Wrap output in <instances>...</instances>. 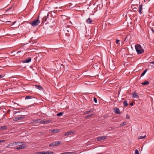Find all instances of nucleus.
Masks as SVG:
<instances>
[{
    "instance_id": "c03bdc74",
    "label": "nucleus",
    "mask_w": 154,
    "mask_h": 154,
    "mask_svg": "<svg viewBox=\"0 0 154 154\" xmlns=\"http://www.w3.org/2000/svg\"><path fill=\"white\" fill-rule=\"evenodd\" d=\"M20 51H18L17 52V54H18L19 53H20Z\"/></svg>"
},
{
    "instance_id": "2f4dec72",
    "label": "nucleus",
    "mask_w": 154,
    "mask_h": 154,
    "mask_svg": "<svg viewBox=\"0 0 154 154\" xmlns=\"http://www.w3.org/2000/svg\"><path fill=\"white\" fill-rule=\"evenodd\" d=\"M73 152H68L63 153V154H72Z\"/></svg>"
},
{
    "instance_id": "6ab92c4d",
    "label": "nucleus",
    "mask_w": 154,
    "mask_h": 154,
    "mask_svg": "<svg viewBox=\"0 0 154 154\" xmlns=\"http://www.w3.org/2000/svg\"><path fill=\"white\" fill-rule=\"evenodd\" d=\"M73 133L72 131H70L67 132L65 134V136L69 135L71 134H73Z\"/></svg>"
},
{
    "instance_id": "09e8293b",
    "label": "nucleus",
    "mask_w": 154,
    "mask_h": 154,
    "mask_svg": "<svg viewBox=\"0 0 154 154\" xmlns=\"http://www.w3.org/2000/svg\"><path fill=\"white\" fill-rule=\"evenodd\" d=\"M20 112V111H18V112Z\"/></svg>"
},
{
    "instance_id": "0eeeda50",
    "label": "nucleus",
    "mask_w": 154,
    "mask_h": 154,
    "mask_svg": "<svg viewBox=\"0 0 154 154\" xmlns=\"http://www.w3.org/2000/svg\"><path fill=\"white\" fill-rule=\"evenodd\" d=\"M120 110L117 108H115L114 109V112L115 113L117 114L120 113Z\"/></svg>"
},
{
    "instance_id": "3c124183",
    "label": "nucleus",
    "mask_w": 154,
    "mask_h": 154,
    "mask_svg": "<svg viewBox=\"0 0 154 154\" xmlns=\"http://www.w3.org/2000/svg\"><path fill=\"white\" fill-rule=\"evenodd\" d=\"M55 8H57V7H55Z\"/></svg>"
},
{
    "instance_id": "bb28decb",
    "label": "nucleus",
    "mask_w": 154,
    "mask_h": 154,
    "mask_svg": "<svg viewBox=\"0 0 154 154\" xmlns=\"http://www.w3.org/2000/svg\"><path fill=\"white\" fill-rule=\"evenodd\" d=\"M93 115L91 114V115H88L86 116V117H85V118L86 119H88L89 118V117H91V116H93Z\"/></svg>"
},
{
    "instance_id": "2eb2a0df",
    "label": "nucleus",
    "mask_w": 154,
    "mask_h": 154,
    "mask_svg": "<svg viewBox=\"0 0 154 154\" xmlns=\"http://www.w3.org/2000/svg\"><path fill=\"white\" fill-rule=\"evenodd\" d=\"M132 95L133 97L134 98H137L138 97L137 94L135 92H134L133 93Z\"/></svg>"
},
{
    "instance_id": "412c9836",
    "label": "nucleus",
    "mask_w": 154,
    "mask_h": 154,
    "mask_svg": "<svg viewBox=\"0 0 154 154\" xmlns=\"http://www.w3.org/2000/svg\"><path fill=\"white\" fill-rule=\"evenodd\" d=\"M147 69H146L143 72H142V73L141 74V76H142L143 75H144L145 73L146 72V71H147Z\"/></svg>"
},
{
    "instance_id": "cd10ccee",
    "label": "nucleus",
    "mask_w": 154,
    "mask_h": 154,
    "mask_svg": "<svg viewBox=\"0 0 154 154\" xmlns=\"http://www.w3.org/2000/svg\"><path fill=\"white\" fill-rule=\"evenodd\" d=\"M32 97L31 96H26V97H25V99H31Z\"/></svg>"
},
{
    "instance_id": "a18cd8bd",
    "label": "nucleus",
    "mask_w": 154,
    "mask_h": 154,
    "mask_svg": "<svg viewBox=\"0 0 154 154\" xmlns=\"http://www.w3.org/2000/svg\"><path fill=\"white\" fill-rule=\"evenodd\" d=\"M151 30L152 31V32H153L154 33V30L152 29H151Z\"/></svg>"
},
{
    "instance_id": "6e6552de",
    "label": "nucleus",
    "mask_w": 154,
    "mask_h": 154,
    "mask_svg": "<svg viewBox=\"0 0 154 154\" xmlns=\"http://www.w3.org/2000/svg\"><path fill=\"white\" fill-rule=\"evenodd\" d=\"M51 132L53 134L58 133L59 132V130L57 129L51 130Z\"/></svg>"
},
{
    "instance_id": "e433bc0d",
    "label": "nucleus",
    "mask_w": 154,
    "mask_h": 154,
    "mask_svg": "<svg viewBox=\"0 0 154 154\" xmlns=\"http://www.w3.org/2000/svg\"><path fill=\"white\" fill-rule=\"evenodd\" d=\"M50 153H49V151L45 152V154H50Z\"/></svg>"
},
{
    "instance_id": "423d86ee",
    "label": "nucleus",
    "mask_w": 154,
    "mask_h": 154,
    "mask_svg": "<svg viewBox=\"0 0 154 154\" xmlns=\"http://www.w3.org/2000/svg\"><path fill=\"white\" fill-rule=\"evenodd\" d=\"M143 6V5L142 4H140L139 5V9L138 10V12L139 13L141 14L142 12V7Z\"/></svg>"
},
{
    "instance_id": "c9c22d12",
    "label": "nucleus",
    "mask_w": 154,
    "mask_h": 154,
    "mask_svg": "<svg viewBox=\"0 0 154 154\" xmlns=\"http://www.w3.org/2000/svg\"><path fill=\"white\" fill-rule=\"evenodd\" d=\"M133 10H134V11H136L137 10V8H133Z\"/></svg>"
},
{
    "instance_id": "473e14b6",
    "label": "nucleus",
    "mask_w": 154,
    "mask_h": 154,
    "mask_svg": "<svg viewBox=\"0 0 154 154\" xmlns=\"http://www.w3.org/2000/svg\"><path fill=\"white\" fill-rule=\"evenodd\" d=\"M134 154H139V152L137 149L135 150Z\"/></svg>"
},
{
    "instance_id": "49530a36",
    "label": "nucleus",
    "mask_w": 154,
    "mask_h": 154,
    "mask_svg": "<svg viewBox=\"0 0 154 154\" xmlns=\"http://www.w3.org/2000/svg\"><path fill=\"white\" fill-rule=\"evenodd\" d=\"M4 141L3 140H0V143H1L2 142Z\"/></svg>"
},
{
    "instance_id": "a19ab883",
    "label": "nucleus",
    "mask_w": 154,
    "mask_h": 154,
    "mask_svg": "<svg viewBox=\"0 0 154 154\" xmlns=\"http://www.w3.org/2000/svg\"><path fill=\"white\" fill-rule=\"evenodd\" d=\"M4 75H0V77L1 78H3L4 77Z\"/></svg>"
},
{
    "instance_id": "c756f323",
    "label": "nucleus",
    "mask_w": 154,
    "mask_h": 154,
    "mask_svg": "<svg viewBox=\"0 0 154 154\" xmlns=\"http://www.w3.org/2000/svg\"><path fill=\"white\" fill-rule=\"evenodd\" d=\"M56 143V146H57L58 145L60 144V143H61V142L60 141H55Z\"/></svg>"
},
{
    "instance_id": "79ce46f5",
    "label": "nucleus",
    "mask_w": 154,
    "mask_h": 154,
    "mask_svg": "<svg viewBox=\"0 0 154 154\" xmlns=\"http://www.w3.org/2000/svg\"><path fill=\"white\" fill-rule=\"evenodd\" d=\"M130 105L131 106H133V103H130Z\"/></svg>"
},
{
    "instance_id": "b1692460",
    "label": "nucleus",
    "mask_w": 154,
    "mask_h": 154,
    "mask_svg": "<svg viewBox=\"0 0 154 154\" xmlns=\"http://www.w3.org/2000/svg\"><path fill=\"white\" fill-rule=\"evenodd\" d=\"M19 117L20 120L22 119L25 117V116L24 115H19Z\"/></svg>"
},
{
    "instance_id": "aec40b11",
    "label": "nucleus",
    "mask_w": 154,
    "mask_h": 154,
    "mask_svg": "<svg viewBox=\"0 0 154 154\" xmlns=\"http://www.w3.org/2000/svg\"><path fill=\"white\" fill-rule=\"evenodd\" d=\"M7 128V127L6 126H2L0 127V129L2 130H5Z\"/></svg>"
},
{
    "instance_id": "a878e982",
    "label": "nucleus",
    "mask_w": 154,
    "mask_h": 154,
    "mask_svg": "<svg viewBox=\"0 0 154 154\" xmlns=\"http://www.w3.org/2000/svg\"><path fill=\"white\" fill-rule=\"evenodd\" d=\"M36 154H45V152L43 151L37 152L36 153Z\"/></svg>"
},
{
    "instance_id": "58836bf2",
    "label": "nucleus",
    "mask_w": 154,
    "mask_h": 154,
    "mask_svg": "<svg viewBox=\"0 0 154 154\" xmlns=\"http://www.w3.org/2000/svg\"><path fill=\"white\" fill-rule=\"evenodd\" d=\"M120 41V40H116V44H118V42H119Z\"/></svg>"
},
{
    "instance_id": "9b49d317",
    "label": "nucleus",
    "mask_w": 154,
    "mask_h": 154,
    "mask_svg": "<svg viewBox=\"0 0 154 154\" xmlns=\"http://www.w3.org/2000/svg\"><path fill=\"white\" fill-rule=\"evenodd\" d=\"M49 14L48 13L47 14V17L45 16L43 18V22H45L46 21H48L47 20V18L48 17V16L49 15Z\"/></svg>"
},
{
    "instance_id": "f3484780",
    "label": "nucleus",
    "mask_w": 154,
    "mask_h": 154,
    "mask_svg": "<svg viewBox=\"0 0 154 154\" xmlns=\"http://www.w3.org/2000/svg\"><path fill=\"white\" fill-rule=\"evenodd\" d=\"M56 143L55 142H54L50 143L49 146H56Z\"/></svg>"
},
{
    "instance_id": "de8ad7c7",
    "label": "nucleus",
    "mask_w": 154,
    "mask_h": 154,
    "mask_svg": "<svg viewBox=\"0 0 154 154\" xmlns=\"http://www.w3.org/2000/svg\"><path fill=\"white\" fill-rule=\"evenodd\" d=\"M16 22V21L14 22V23H13L12 25H14Z\"/></svg>"
},
{
    "instance_id": "393cba45",
    "label": "nucleus",
    "mask_w": 154,
    "mask_h": 154,
    "mask_svg": "<svg viewBox=\"0 0 154 154\" xmlns=\"http://www.w3.org/2000/svg\"><path fill=\"white\" fill-rule=\"evenodd\" d=\"M146 137V135H144V136H140L138 137V139H143L145 138Z\"/></svg>"
},
{
    "instance_id": "f8f14e48",
    "label": "nucleus",
    "mask_w": 154,
    "mask_h": 154,
    "mask_svg": "<svg viewBox=\"0 0 154 154\" xmlns=\"http://www.w3.org/2000/svg\"><path fill=\"white\" fill-rule=\"evenodd\" d=\"M16 145V142H14L13 143H9L8 145L7 146V147H10L14 146Z\"/></svg>"
},
{
    "instance_id": "5701e85b",
    "label": "nucleus",
    "mask_w": 154,
    "mask_h": 154,
    "mask_svg": "<svg viewBox=\"0 0 154 154\" xmlns=\"http://www.w3.org/2000/svg\"><path fill=\"white\" fill-rule=\"evenodd\" d=\"M14 118H15V121H17L20 120V119L19 116L17 117H14Z\"/></svg>"
},
{
    "instance_id": "39448f33",
    "label": "nucleus",
    "mask_w": 154,
    "mask_h": 154,
    "mask_svg": "<svg viewBox=\"0 0 154 154\" xmlns=\"http://www.w3.org/2000/svg\"><path fill=\"white\" fill-rule=\"evenodd\" d=\"M107 136H103L101 137H99L97 138V141H100L102 140H103L107 138Z\"/></svg>"
},
{
    "instance_id": "7ed1b4c3",
    "label": "nucleus",
    "mask_w": 154,
    "mask_h": 154,
    "mask_svg": "<svg viewBox=\"0 0 154 154\" xmlns=\"http://www.w3.org/2000/svg\"><path fill=\"white\" fill-rule=\"evenodd\" d=\"M40 23V21L39 20V18H38L37 19L34 20L33 22H31L30 23L31 24L32 26L33 27H35L38 25Z\"/></svg>"
},
{
    "instance_id": "f704fd0d",
    "label": "nucleus",
    "mask_w": 154,
    "mask_h": 154,
    "mask_svg": "<svg viewBox=\"0 0 154 154\" xmlns=\"http://www.w3.org/2000/svg\"><path fill=\"white\" fill-rule=\"evenodd\" d=\"M91 112V110L88 111H86L85 112V114H87L88 113H89Z\"/></svg>"
},
{
    "instance_id": "dca6fc26",
    "label": "nucleus",
    "mask_w": 154,
    "mask_h": 154,
    "mask_svg": "<svg viewBox=\"0 0 154 154\" xmlns=\"http://www.w3.org/2000/svg\"><path fill=\"white\" fill-rule=\"evenodd\" d=\"M149 84V82L147 81H145L141 83L143 85H148Z\"/></svg>"
},
{
    "instance_id": "ea45409f",
    "label": "nucleus",
    "mask_w": 154,
    "mask_h": 154,
    "mask_svg": "<svg viewBox=\"0 0 154 154\" xmlns=\"http://www.w3.org/2000/svg\"><path fill=\"white\" fill-rule=\"evenodd\" d=\"M150 64H152L153 65H154V61H153L150 62Z\"/></svg>"
},
{
    "instance_id": "603ef678",
    "label": "nucleus",
    "mask_w": 154,
    "mask_h": 154,
    "mask_svg": "<svg viewBox=\"0 0 154 154\" xmlns=\"http://www.w3.org/2000/svg\"><path fill=\"white\" fill-rule=\"evenodd\" d=\"M1 151H0V153H1Z\"/></svg>"
},
{
    "instance_id": "20e7f679",
    "label": "nucleus",
    "mask_w": 154,
    "mask_h": 154,
    "mask_svg": "<svg viewBox=\"0 0 154 154\" xmlns=\"http://www.w3.org/2000/svg\"><path fill=\"white\" fill-rule=\"evenodd\" d=\"M38 122L42 124H48L51 122V121L50 120H45L39 119L38 120Z\"/></svg>"
},
{
    "instance_id": "4be33fe9",
    "label": "nucleus",
    "mask_w": 154,
    "mask_h": 154,
    "mask_svg": "<svg viewBox=\"0 0 154 154\" xmlns=\"http://www.w3.org/2000/svg\"><path fill=\"white\" fill-rule=\"evenodd\" d=\"M123 104L125 106H128L127 101V100H125L123 103Z\"/></svg>"
},
{
    "instance_id": "72a5a7b5",
    "label": "nucleus",
    "mask_w": 154,
    "mask_h": 154,
    "mask_svg": "<svg viewBox=\"0 0 154 154\" xmlns=\"http://www.w3.org/2000/svg\"><path fill=\"white\" fill-rule=\"evenodd\" d=\"M94 101L95 103H97V99L96 98H95V97L94 98Z\"/></svg>"
},
{
    "instance_id": "a211bd4d",
    "label": "nucleus",
    "mask_w": 154,
    "mask_h": 154,
    "mask_svg": "<svg viewBox=\"0 0 154 154\" xmlns=\"http://www.w3.org/2000/svg\"><path fill=\"white\" fill-rule=\"evenodd\" d=\"M92 20L90 18H88L86 20V22L88 23H91L92 22Z\"/></svg>"
},
{
    "instance_id": "f257e3e1",
    "label": "nucleus",
    "mask_w": 154,
    "mask_h": 154,
    "mask_svg": "<svg viewBox=\"0 0 154 154\" xmlns=\"http://www.w3.org/2000/svg\"><path fill=\"white\" fill-rule=\"evenodd\" d=\"M63 30L67 36L70 35V33L72 32V30L69 26L65 25L63 28Z\"/></svg>"
},
{
    "instance_id": "9d476101",
    "label": "nucleus",
    "mask_w": 154,
    "mask_h": 154,
    "mask_svg": "<svg viewBox=\"0 0 154 154\" xmlns=\"http://www.w3.org/2000/svg\"><path fill=\"white\" fill-rule=\"evenodd\" d=\"M31 60V57H29L28 59L25 60L23 61V62L24 63H28L30 62Z\"/></svg>"
},
{
    "instance_id": "37998d69",
    "label": "nucleus",
    "mask_w": 154,
    "mask_h": 154,
    "mask_svg": "<svg viewBox=\"0 0 154 154\" xmlns=\"http://www.w3.org/2000/svg\"><path fill=\"white\" fill-rule=\"evenodd\" d=\"M49 153H50V154H53V152L49 151Z\"/></svg>"
},
{
    "instance_id": "8fccbe9b",
    "label": "nucleus",
    "mask_w": 154,
    "mask_h": 154,
    "mask_svg": "<svg viewBox=\"0 0 154 154\" xmlns=\"http://www.w3.org/2000/svg\"><path fill=\"white\" fill-rule=\"evenodd\" d=\"M126 39V37L125 38V40Z\"/></svg>"
},
{
    "instance_id": "7c9ffc66",
    "label": "nucleus",
    "mask_w": 154,
    "mask_h": 154,
    "mask_svg": "<svg viewBox=\"0 0 154 154\" xmlns=\"http://www.w3.org/2000/svg\"><path fill=\"white\" fill-rule=\"evenodd\" d=\"M126 124V122H124L122 123H121L120 125V126H123L125 125Z\"/></svg>"
},
{
    "instance_id": "4c0bfd02",
    "label": "nucleus",
    "mask_w": 154,
    "mask_h": 154,
    "mask_svg": "<svg viewBox=\"0 0 154 154\" xmlns=\"http://www.w3.org/2000/svg\"><path fill=\"white\" fill-rule=\"evenodd\" d=\"M130 117L129 116H128V115L126 116V119H130Z\"/></svg>"
},
{
    "instance_id": "c85d7f7f",
    "label": "nucleus",
    "mask_w": 154,
    "mask_h": 154,
    "mask_svg": "<svg viewBox=\"0 0 154 154\" xmlns=\"http://www.w3.org/2000/svg\"><path fill=\"white\" fill-rule=\"evenodd\" d=\"M63 114V112H60L58 113H57V116H62Z\"/></svg>"
},
{
    "instance_id": "f03ea898",
    "label": "nucleus",
    "mask_w": 154,
    "mask_h": 154,
    "mask_svg": "<svg viewBox=\"0 0 154 154\" xmlns=\"http://www.w3.org/2000/svg\"><path fill=\"white\" fill-rule=\"evenodd\" d=\"M135 48L138 54H140L143 53L144 51L142 48L141 46L139 45H136L135 46Z\"/></svg>"
},
{
    "instance_id": "1a4fd4ad",
    "label": "nucleus",
    "mask_w": 154,
    "mask_h": 154,
    "mask_svg": "<svg viewBox=\"0 0 154 154\" xmlns=\"http://www.w3.org/2000/svg\"><path fill=\"white\" fill-rule=\"evenodd\" d=\"M25 143H24L18 142H16V145H17V146H21L23 145H25Z\"/></svg>"
},
{
    "instance_id": "4468645a",
    "label": "nucleus",
    "mask_w": 154,
    "mask_h": 154,
    "mask_svg": "<svg viewBox=\"0 0 154 154\" xmlns=\"http://www.w3.org/2000/svg\"><path fill=\"white\" fill-rule=\"evenodd\" d=\"M35 86L37 89H38L40 90H42V88L40 85H35Z\"/></svg>"
},
{
    "instance_id": "ddd939ff",
    "label": "nucleus",
    "mask_w": 154,
    "mask_h": 154,
    "mask_svg": "<svg viewBox=\"0 0 154 154\" xmlns=\"http://www.w3.org/2000/svg\"><path fill=\"white\" fill-rule=\"evenodd\" d=\"M24 145H23L22 146H20L19 147H17L16 148V149L19 150L20 149H22L25 148V147Z\"/></svg>"
}]
</instances>
